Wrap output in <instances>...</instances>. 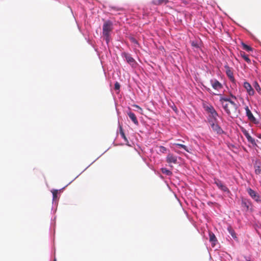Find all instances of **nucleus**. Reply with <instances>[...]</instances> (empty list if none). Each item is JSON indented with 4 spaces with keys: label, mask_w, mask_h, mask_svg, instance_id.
<instances>
[{
    "label": "nucleus",
    "mask_w": 261,
    "mask_h": 261,
    "mask_svg": "<svg viewBox=\"0 0 261 261\" xmlns=\"http://www.w3.org/2000/svg\"><path fill=\"white\" fill-rule=\"evenodd\" d=\"M204 108L205 110L209 114H212V113H214L216 112L214 107L211 105L204 106Z\"/></svg>",
    "instance_id": "nucleus-17"
},
{
    "label": "nucleus",
    "mask_w": 261,
    "mask_h": 261,
    "mask_svg": "<svg viewBox=\"0 0 261 261\" xmlns=\"http://www.w3.org/2000/svg\"><path fill=\"white\" fill-rule=\"evenodd\" d=\"M255 172L256 174H261V167L258 166L255 167Z\"/></svg>",
    "instance_id": "nucleus-27"
},
{
    "label": "nucleus",
    "mask_w": 261,
    "mask_h": 261,
    "mask_svg": "<svg viewBox=\"0 0 261 261\" xmlns=\"http://www.w3.org/2000/svg\"><path fill=\"white\" fill-rule=\"evenodd\" d=\"M218 113L217 112L212 113V114H209L208 115V121L209 123H214V122H218Z\"/></svg>",
    "instance_id": "nucleus-12"
},
{
    "label": "nucleus",
    "mask_w": 261,
    "mask_h": 261,
    "mask_svg": "<svg viewBox=\"0 0 261 261\" xmlns=\"http://www.w3.org/2000/svg\"><path fill=\"white\" fill-rule=\"evenodd\" d=\"M248 193L256 201H260V197L258 194L251 188H248L247 190Z\"/></svg>",
    "instance_id": "nucleus-9"
},
{
    "label": "nucleus",
    "mask_w": 261,
    "mask_h": 261,
    "mask_svg": "<svg viewBox=\"0 0 261 261\" xmlns=\"http://www.w3.org/2000/svg\"><path fill=\"white\" fill-rule=\"evenodd\" d=\"M111 9L114 10H116V11H121V10H122V8H116V7H111Z\"/></svg>",
    "instance_id": "nucleus-30"
},
{
    "label": "nucleus",
    "mask_w": 261,
    "mask_h": 261,
    "mask_svg": "<svg viewBox=\"0 0 261 261\" xmlns=\"http://www.w3.org/2000/svg\"><path fill=\"white\" fill-rule=\"evenodd\" d=\"M209 237L210 241L212 242L213 244V246H214L215 245V243L217 241L216 236L213 232H210L209 233Z\"/></svg>",
    "instance_id": "nucleus-20"
},
{
    "label": "nucleus",
    "mask_w": 261,
    "mask_h": 261,
    "mask_svg": "<svg viewBox=\"0 0 261 261\" xmlns=\"http://www.w3.org/2000/svg\"><path fill=\"white\" fill-rule=\"evenodd\" d=\"M119 131H120V134L121 136L122 137V138L124 140V141L126 143V144H127V145H129L128 144L129 142H128L126 137L125 136V134L123 132L122 127L121 125H119Z\"/></svg>",
    "instance_id": "nucleus-16"
},
{
    "label": "nucleus",
    "mask_w": 261,
    "mask_h": 261,
    "mask_svg": "<svg viewBox=\"0 0 261 261\" xmlns=\"http://www.w3.org/2000/svg\"><path fill=\"white\" fill-rule=\"evenodd\" d=\"M242 132L244 135V136L246 137L248 142H250L253 145H256L254 139L251 137V136L250 135V134H249L247 130L243 128L242 129Z\"/></svg>",
    "instance_id": "nucleus-11"
},
{
    "label": "nucleus",
    "mask_w": 261,
    "mask_h": 261,
    "mask_svg": "<svg viewBox=\"0 0 261 261\" xmlns=\"http://www.w3.org/2000/svg\"><path fill=\"white\" fill-rule=\"evenodd\" d=\"M231 97L235 99H237L236 97L232 94L230 95Z\"/></svg>",
    "instance_id": "nucleus-33"
},
{
    "label": "nucleus",
    "mask_w": 261,
    "mask_h": 261,
    "mask_svg": "<svg viewBox=\"0 0 261 261\" xmlns=\"http://www.w3.org/2000/svg\"><path fill=\"white\" fill-rule=\"evenodd\" d=\"M113 30V23L110 20L106 21L102 27V34L107 44L110 41V33Z\"/></svg>",
    "instance_id": "nucleus-2"
},
{
    "label": "nucleus",
    "mask_w": 261,
    "mask_h": 261,
    "mask_svg": "<svg viewBox=\"0 0 261 261\" xmlns=\"http://www.w3.org/2000/svg\"><path fill=\"white\" fill-rule=\"evenodd\" d=\"M239 55L244 59V60L248 63H251V60L248 58V56L245 54L244 51H240Z\"/></svg>",
    "instance_id": "nucleus-15"
},
{
    "label": "nucleus",
    "mask_w": 261,
    "mask_h": 261,
    "mask_svg": "<svg viewBox=\"0 0 261 261\" xmlns=\"http://www.w3.org/2000/svg\"><path fill=\"white\" fill-rule=\"evenodd\" d=\"M220 101L223 106V103H225L224 102H228V103H230V102L232 101L230 98L227 97H221L220 99Z\"/></svg>",
    "instance_id": "nucleus-21"
},
{
    "label": "nucleus",
    "mask_w": 261,
    "mask_h": 261,
    "mask_svg": "<svg viewBox=\"0 0 261 261\" xmlns=\"http://www.w3.org/2000/svg\"><path fill=\"white\" fill-rule=\"evenodd\" d=\"M213 130L218 135H221L224 133L221 127L218 124V122L210 123Z\"/></svg>",
    "instance_id": "nucleus-7"
},
{
    "label": "nucleus",
    "mask_w": 261,
    "mask_h": 261,
    "mask_svg": "<svg viewBox=\"0 0 261 261\" xmlns=\"http://www.w3.org/2000/svg\"><path fill=\"white\" fill-rule=\"evenodd\" d=\"M222 107L226 113L230 117H237L238 116V107L234 102L223 103Z\"/></svg>",
    "instance_id": "nucleus-1"
},
{
    "label": "nucleus",
    "mask_w": 261,
    "mask_h": 261,
    "mask_svg": "<svg viewBox=\"0 0 261 261\" xmlns=\"http://www.w3.org/2000/svg\"><path fill=\"white\" fill-rule=\"evenodd\" d=\"M54 261H56V259H55Z\"/></svg>",
    "instance_id": "nucleus-35"
},
{
    "label": "nucleus",
    "mask_w": 261,
    "mask_h": 261,
    "mask_svg": "<svg viewBox=\"0 0 261 261\" xmlns=\"http://www.w3.org/2000/svg\"><path fill=\"white\" fill-rule=\"evenodd\" d=\"M243 204H245V206H246L247 207H248V206H247V205H246V202H245L243 201Z\"/></svg>",
    "instance_id": "nucleus-34"
},
{
    "label": "nucleus",
    "mask_w": 261,
    "mask_h": 261,
    "mask_svg": "<svg viewBox=\"0 0 261 261\" xmlns=\"http://www.w3.org/2000/svg\"><path fill=\"white\" fill-rule=\"evenodd\" d=\"M254 87L256 91H258V92H259L261 91V88L258 84L256 82L254 83Z\"/></svg>",
    "instance_id": "nucleus-28"
},
{
    "label": "nucleus",
    "mask_w": 261,
    "mask_h": 261,
    "mask_svg": "<svg viewBox=\"0 0 261 261\" xmlns=\"http://www.w3.org/2000/svg\"><path fill=\"white\" fill-rule=\"evenodd\" d=\"M214 184L217 185L218 188L224 192H229V189L225 186L223 182L217 178H214Z\"/></svg>",
    "instance_id": "nucleus-6"
},
{
    "label": "nucleus",
    "mask_w": 261,
    "mask_h": 261,
    "mask_svg": "<svg viewBox=\"0 0 261 261\" xmlns=\"http://www.w3.org/2000/svg\"><path fill=\"white\" fill-rule=\"evenodd\" d=\"M243 49L250 51L252 50V48L250 47V46L245 44L244 43H242V44Z\"/></svg>",
    "instance_id": "nucleus-23"
},
{
    "label": "nucleus",
    "mask_w": 261,
    "mask_h": 261,
    "mask_svg": "<svg viewBox=\"0 0 261 261\" xmlns=\"http://www.w3.org/2000/svg\"><path fill=\"white\" fill-rule=\"evenodd\" d=\"M162 172L163 173L167 175H171L172 174L171 171L166 168H162Z\"/></svg>",
    "instance_id": "nucleus-25"
},
{
    "label": "nucleus",
    "mask_w": 261,
    "mask_h": 261,
    "mask_svg": "<svg viewBox=\"0 0 261 261\" xmlns=\"http://www.w3.org/2000/svg\"><path fill=\"white\" fill-rule=\"evenodd\" d=\"M134 107H136V108H138V109H140V110H141V111H142V109H141V108L139 106H138V105H134Z\"/></svg>",
    "instance_id": "nucleus-31"
},
{
    "label": "nucleus",
    "mask_w": 261,
    "mask_h": 261,
    "mask_svg": "<svg viewBox=\"0 0 261 261\" xmlns=\"http://www.w3.org/2000/svg\"><path fill=\"white\" fill-rule=\"evenodd\" d=\"M122 56L123 57L125 58L126 62L132 67H135L137 63L135 60L130 54L126 53H123Z\"/></svg>",
    "instance_id": "nucleus-3"
},
{
    "label": "nucleus",
    "mask_w": 261,
    "mask_h": 261,
    "mask_svg": "<svg viewBox=\"0 0 261 261\" xmlns=\"http://www.w3.org/2000/svg\"><path fill=\"white\" fill-rule=\"evenodd\" d=\"M210 83L213 89L215 90L219 91L222 89L223 86L221 83L216 79H212L210 81Z\"/></svg>",
    "instance_id": "nucleus-8"
},
{
    "label": "nucleus",
    "mask_w": 261,
    "mask_h": 261,
    "mask_svg": "<svg viewBox=\"0 0 261 261\" xmlns=\"http://www.w3.org/2000/svg\"><path fill=\"white\" fill-rule=\"evenodd\" d=\"M120 87V84L118 82H116L114 85V88L116 90H119Z\"/></svg>",
    "instance_id": "nucleus-29"
},
{
    "label": "nucleus",
    "mask_w": 261,
    "mask_h": 261,
    "mask_svg": "<svg viewBox=\"0 0 261 261\" xmlns=\"http://www.w3.org/2000/svg\"><path fill=\"white\" fill-rule=\"evenodd\" d=\"M205 87V89H206L208 92H210L211 91V90L210 88H207V87Z\"/></svg>",
    "instance_id": "nucleus-32"
},
{
    "label": "nucleus",
    "mask_w": 261,
    "mask_h": 261,
    "mask_svg": "<svg viewBox=\"0 0 261 261\" xmlns=\"http://www.w3.org/2000/svg\"><path fill=\"white\" fill-rule=\"evenodd\" d=\"M58 193V191L57 190H54L52 191L54 200H55L57 198Z\"/></svg>",
    "instance_id": "nucleus-26"
},
{
    "label": "nucleus",
    "mask_w": 261,
    "mask_h": 261,
    "mask_svg": "<svg viewBox=\"0 0 261 261\" xmlns=\"http://www.w3.org/2000/svg\"><path fill=\"white\" fill-rule=\"evenodd\" d=\"M166 161L168 163L176 164L177 163V158L173 154L169 153L166 158Z\"/></svg>",
    "instance_id": "nucleus-13"
},
{
    "label": "nucleus",
    "mask_w": 261,
    "mask_h": 261,
    "mask_svg": "<svg viewBox=\"0 0 261 261\" xmlns=\"http://www.w3.org/2000/svg\"><path fill=\"white\" fill-rule=\"evenodd\" d=\"M224 68L226 69V71H225L226 74L227 76L228 77L230 81L232 83H235L236 80H235V79L233 76V73L232 68L231 67H230L229 66H228V65H225L224 66Z\"/></svg>",
    "instance_id": "nucleus-4"
},
{
    "label": "nucleus",
    "mask_w": 261,
    "mask_h": 261,
    "mask_svg": "<svg viewBox=\"0 0 261 261\" xmlns=\"http://www.w3.org/2000/svg\"><path fill=\"white\" fill-rule=\"evenodd\" d=\"M245 110L246 111V116L248 118V119L251 121V122L254 124H257L258 121L254 117L251 111L249 110V107L248 106H246L245 108Z\"/></svg>",
    "instance_id": "nucleus-5"
},
{
    "label": "nucleus",
    "mask_w": 261,
    "mask_h": 261,
    "mask_svg": "<svg viewBox=\"0 0 261 261\" xmlns=\"http://www.w3.org/2000/svg\"><path fill=\"white\" fill-rule=\"evenodd\" d=\"M243 86L249 95L252 96L254 94V90L248 82H245Z\"/></svg>",
    "instance_id": "nucleus-10"
},
{
    "label": "nucleus",
    "mask_w": 261,
    "mask_h": 261,
    "mask_svg": "<svg viewBox=\"0 0 261 261\" xmlns=\"http://www.w3.org/2000/svg\"><path fill=\"white\" fill-rule=\"evenodd\" d=\"M127 115H128L129 118L134 123V124H135L137 125H138L139 124V122L138 121V119H137L135 114L134 113H133L132 112H129L127 113Z\"/></svg>",
    "instance_id": "nucleus-14"
},
{
    "label": "nucleus",
    "mask_w": 261,
    "mask_h": 261,
    "mask_svg": "<svg viewBox=\"0 0 261 261\" xmlns=\"http://www.w3.org/2000/svg\"><path fill=\"white\" fill-rule=\"evenodd\" d=\"M168 2V0H153L152 3L155 5H161L162 4H166Z\"/></svg>",
    "instance_id": "nucleus-19"
},
{
    "label": "nucleus",
    "mask_w": 261,
    "mask_h": 261,
    "mask_svg": "<svg viewBox=\"0 0 261 261\" xmlns=\"http://www.w3.org/2000/svg\"><path fill=\"white\" fill-rule=\"evenodd\" d=\"M174 145L180 148H183L185 150H186L187 152H189L188 147L185 145L179 143H174Z\"/></svg>",
    "instance_id": "nucleus-24"
},
{
    "label": "nucleus",
    "mask_w": 261,
    "mask_h": 261,
    "mask_svg": "<svg viewBox=\"0 0 261 261\" xmlns=\"http://www.w3.org/2000/svg\"><path fill=\"white\" fill-rule=\"evenodd\" d=\"M158 151L162 153H165L167 152V149L163 146H159L157 147Z\"/></svg>",
    "instance_id": "nucleus-22"
},
{
    "label": "nucleus",
    "mask_w": 261,
    "mask_h": 261,
    "mask_svg": "<svg viewBox=\"0 0 261 261\" xmlns=\"http://www.w3.org/2000/svg\"><path fill=\"white\" fill-rule=\"evenodd\" d=\"M227 230L228 231L229 233L231 234V237L236 240H237L238 238L237 237V234L234 231V230L233 229L231 226H229L227 227Z\"/></svg>",
    "instance_id": "nucleus-18"
}]
</instances>
